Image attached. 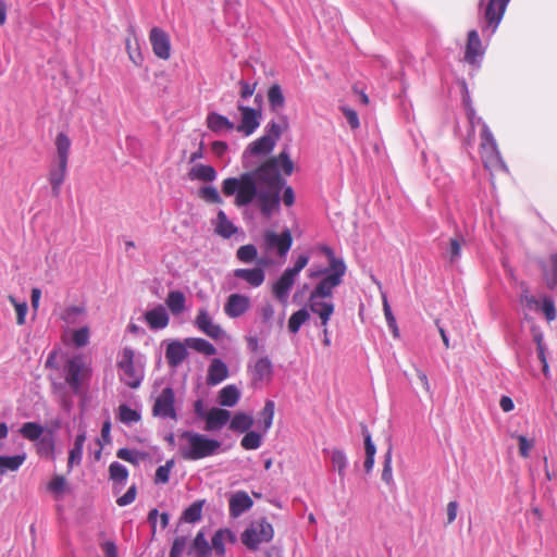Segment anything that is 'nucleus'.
<instances>
[{
	"label": "nucleus",
	"mask_w": 557,
	"mask_h": 557,
	"mask_svg": "<svg viewBox=\"0 0 557 557\" xmlns=\"http://www.w3.org/2000/svg\"><path fill=\"white\" fill-rule=\"evenodd\" d=\"M293 170L289 154L283 150L252 172L225 178L221 184V191L225 197H233L236 207L256 203L259 209H277L280 193L284 186L281 173L290 175Z\"/></svg>",
	"instance_id": "1"
},
{
	"label": "nucleus",
	"mask_w": 557,
	"mask_h": 557,
	"mask_svg": "<svg viewBox=\"0 0 557 557\" xmlns=\"http://www.w3.org/2000/svg\"><path fill=\"white\" fill-rule=\"evenodd\" d=\"M178 453L184 460H200L219 453L221 442L218 440L209 438L203 434L183 431L180 435Z\"/></svg>",
	"instance_id": "2"
},
{
	"label": "nucleus",
	"mask_w": 557,
	"mask_h": 557,
	"mask_svg": "<svg viewBox=\"0 0 557 557\" xmlns=\"http://www.w3.org/2000/svg\"><path fill=\"white\" fill-rule=\"evenodd\" d=\"M480 149L481 159L486 170L491 172L499 170L507 171V166L497 148L496 140L485 123H482Z\"/></svg>",
	"instance_id": "3"
},
{
	"label": "nucleus",
	"mask_w": 557,
	"mask_h": 557,
	"mask_svg": "<svg viewBox=\"0 0 557 557\" xmlns=\"http://www.w3.org/2000/svg\"><path fill=\"white\" fill-rule=\"evenodd\" d=\"M91 376V368L82 356H74L64 367V379L73 393L79 394Z\"/></svg>",
	"instance_id": "4"
},
{
	"label": "nucleus",
	"mask_w": 557,
	"mask_h": 557,
	"mask_svg": "<svg viewBox=\"0 0 557 557\" xmlns=\"http://www.w3.org/2000/svg\"><path fill=\"white\" fill-rule=\"evenodd\" d=\"M308 256H298L294 267L286 269L280 278L273 284L272 294L281 304H287L288 294L295 283L296 276L308 264Z\"/></svg>",
	"instance_id": "5"
},
{
	"label": "nucleus",
	"mask_w": 557,
	"mask_h": 557,
	"mask_svg": "<svg viewBox=\"0 0 557 557\" xmlns=\"http://www.w3.org/2000/svg\"><path fill=\"white\" fill-rule=\"evenodd\" d=\"M346 273L345 262H337L336 269H325L320 272H311L310 277H315L320 274H325L321 282L310 293L313 297L331 298L333 290L339 286L343 282V277Z\"/></svg>",
	"instance_id": "6"
},
{
	"label": "nucleus",
	"mask_w": 557,
	"mask_h": 557,
	"mask_svg": "<svg viewBox=\"0 0 557 557\" xmlns=\"http://www.w3.org/2000/svg\"><path fill=\"white\" fill-rule=\"evenodd\" d=\"M274 530L265 519L252 521L242 534V542L251 550L258 549L262 543L273 539Z\"/></svg>",
	"instance_id": "7"
},
{
	"label": "nucleus",
	"mask_w": 557,
	"mask_h": 557,
	"mask_svg": "<svg viewBox=\"0 0 557 557\" xmlns=\"http://www.w3.org/2000/svg\"><path fill=\"white\" fill-rule=\"evenodd\" d=\"M134 357L135 351L129 347H125L117 362L119 369L123 372L122 380L131 388H137L143 380V374L135 368Z\"/></svg>",
	"instance_id": "8"
},
{
	"label": "nucleus",
	"mask_w": 557,
	"mask_h": 557,
	"mask_svg": "<svg viewBox=\"0 0 557 557\" xmlns=\"http://www.w3.org/2000/svg\"><path fill=\"white\" fill-rule=\"evenodd\" d=\"M152 414L162 419L177 420L175 409V394L172 387H165L156 398L152 406Z\"/></svg>",
	"instance_id": "9"
},
{
	"label": "nucleus",
	"mask_w": 557,
	"mask_h": 557,
	"mask_svg": "<svg viewBox=\"0 0 557 557\" xmlns=\"http://www.w3.org/2000/svg\"><path fill=\"white\" fill-rule=\"evenodd\" d=\"M237 109L242 114V120L235 128L245 136H249L259 127L261 112L257 109L246 107L240 102H238Z\"/></svg>",
	"instance_id": "10"
},
{
	"label": "nucleus",
	"mask_w": 557,
	"mask_h": 557,
	"mask_svg": "<svg viewBox=\"0 0 557 557\" xmlns=\"http://www.w3.org/2000/svg\"><path fill=\"white\" fill-rule=\"evenodd\" d=\"M251 384L258 386L268 384L273 377V364L269 357L258 358L249 368Z\"/></svg>",
	"instance_id": "11"
},
{
	"label": "nucleus",
	"mask_w": 557,
	"mask_h": 557,
	"mask_svg": "<svg viewBox=\"0 0 557 557\" xmlns=\"http://www.w3.org/2000/svg\"><path fill=\"white\" fill-rule=\"evenodd\" d=\"M149 40L153 53L162 59L168 60L171 57V41L169 35L159 27H153L149 34Z\"/></svg>",
	"instance_id": "12"
},
{
	"label": "nucleus",
	"mask_w": 557,
	"mask_h": 557,
	"mask_svg": "<svg viewBox=\"0 0 557 557\" xmlns=\"http://www.w3.org/2000/svg\"><path fill=\"white\" fill-rule=\"evenodd\" d=\"M264 240L268 249H276V252L280 257H285L293 244V237L289 230H285L281 234H276L275 232H267L264 235Z\"/></svg>",
	"instance_id": "13"
},
{
	"label": "nucleus",
	"mask_w": 557,
	"mask_h": 557,
	"mask_svg": "<svg viewBox=\"0 0 557 557\" xmlns=\"http://www.w3.org/2000/svg\"><path fill=\"white\" fill-rule=\"evenodd\" d=\"M510 0H490L487 7L484 11V18L486 22V27H491V33L493 34L498 24L500 23L507 4Z\"/></svg>",
	"instance_id": "14"
},
{
	"label": "nucleus",
	"mask_w": 557,
	"mask_h": 557,
	"mask_svg": "<svg viewBox=\"0 0 557 557\" xmlns=\"http://www.w3.org/2000/svg\"><path fill=\"white\" fill-rule=\"evenodd\" d=\"M250 308V299L242 294H231L224 305V312L230 318H238L246 313Z\"/></svg>",
	"instance_id": "15"
},
{
	"label": "nucleus",
	"mask_w": 557,
	"mask_h": 557,
	"mask_svg": "<svg viewBox=\"0 0 557 557\" xmlns=\"http://www.w3.org/2000/svg\"><path fill=\"white\" fill-rule=\"evenodd\" d=\"M145 321L151 330H162L169 325L170 318L166 309L158 305L145 313Z\"/></svg>",
	"instance_id": "16"
},
{
	"label": "nucleus",
	"mask_w": 557,
	"mask_h": 557,
	"mask_svg": "<svg viewBox=\"0 0 557 557\" xmlns=\"http://www.w3.org/2000/svg\"><path fill=\"white\" fill-rule=\"evenodd\" d=\"M197 327L211 338L218 339L222 335L220 325L213 323L207 310L201 309L198 311L195 321Z\"/></svg>",
	"instance_id": "17"
},
{
	"label": "nucleus",
	"mask_w": 557,
	"mask_h": 557,
	"mask_svg": "<svg viewBox=\"0 0 557 557\" xmlns=\"http://www.w3.org/2000/svg\"><path fill=\"white\" fill-rule=\"evenodd\" d=\"M252 505L253 502L246 492H237L233 494L228 500L230 515L237 518L250 509Z\"/></svg>",
	"instance_id": "18"
},
{
	"label": "nucleus",
	"mask_w": 557,
	"mask_h": 557,
	"mask_svg": "<svg viewBox=\"0 0 557 557\" xmlns=\"http://www.w3.org/2000/svg\"><path fill=\"white\" fill-rule=\"evenodd\" d=\"M234 276L245 281L251 287H259L265 280L264 270L260 267L252 269H236L234 270Z\"/></svg>",
	"instance_id": "19"
},
{
	"label": "nucleus",
	"mask_w": 557,
	"mask_h": 557,
	"mask_svg": "<svg viewBox=\"0 0 557 557\" xmlns=\"http://www.w3.org/2000/svg\"><path fill=\"white\" fill-rule=\"evenodd\" d=\"M187 355L186 346L178 341H173L166 346L165 359L172 368L180 366L187 358Z\"/></svg>",
	"instance_id": "20"
},
{
	"label": "nucleus",
	"mask_w": 557,
	"mask_h": 557,
	"mask_svg": "<svg viewBox=\"0 0 557 557\" xmlns=\"http://www.w3.org/2000/svg\"><path fill=\"white\" fill-rule=\"evenodd\" d=\"M207 126L210 131L218 135L231 132L235 128V124L230 121L226 116L211 112L207 116Z\"/></svg>",
	"instance_id": "21"
},
{
	"label": "nucleus",
	"mask_w": 557,
	"mask_h": 557,
	"mask_svg": "<svg viewBox=\"0 0 557 557\" xmlns=\"http://www.w3.org/2000/svg\"><path fill=\"white\" fill-rule=\"evenodd\" d=\"M231 418V412L226 409L212 408L206 416V431L221 429Z\"/></svg>",
	"instance_id": "22"
},
{
	"label": "nucleus",
	"mask_w": 557,
	"mask_h": 557,
	"mask_svg": "<svg viewBox=\"0 0 557 557\" xmlns=\"http://www.w3.org/2000/svg\"><path fill=\"white\" fill-rule=\"evenodd\" d=\"M228 376V369L221 359H213L208 368L207 384L218 385Z\"/></svg>",
	"instance_id": "23"
},
{
	"label": "nucleus",
	"mask_w": 557,
	"mask_h": 557,
	"mask_svg": "<svg viewBox=\"0 0 557 557\" xmlns=\"http://www.w3.org/2000/svg\"><path fill=\"white\" fill-rule=\"evenodd\" d=\"M482 44L479 34L472 29L468 34V41L466 46L465 60L471 64L475 63L476 58L482 55Z\"/></svg>",
	"instance_id": "24"
},
{
	"label": "nucleus",
	"mask_w": 557,
	"mask_h": 557,
	"mask_svg": "<svg viewBox=\"0 0 557 557\" xmlns=\"http://www.w3.org/2000/svg\"><path fill=\"white\" fill-rule=\"evenodd\" d=\"M274 146L273 138L263 135L247 147L244 152V159H246V156L268 154L273 150Z\"/></svg>",
	"instance_id": "25"
},
{
	"label": "nucleus",
	"mask_w": 557,
	"mask_h": 557,
	"mask_svg": "<svg viewBox=\"0 0 557 557\" xmlns=\"http://www.w3.org/2000/svg\"><path fill=\"white\" fill-rule=\"evenodd\" d=\"M191 181H201L206 183L213 182L216 178V171L213 166L207 164H195L188 172Z\"/></svg>",
	"instance_id": "26"
},
{
	"label": "nucleus",
	"mask_w": 557,
	"mask_h": 557,
	"mask_svg": "<svg viewBox=\"0 0 557 557\" xmlns=\"http://www.w3.org/2000/svg\"><path fill=\"white\" fill-rule=\"evenodd\" d=\"M67 172V163L55 161L49 172V182L54 195H58Z\"/></svg>",
	"instance_id": "27"
},
{
	"label": "nucleus",
	"mask_w": 557,
	"mask_h": 557,
	"mask_svg": "<svg viewBox=\"0 0 557 557\" xmlns=\"http://www.w3.org/2000/svg\"><path fill=\"white\" fill-rule=\"evenodd\" d=\"M362 435L364 437V449H366V460L363 467L366 472H370L374 466V456L376 453V448L371 440V434L366 424H361Z\"/></svg>",
	"instance_id": "28"
},
{
	"label": "nucleus",
	"mask_w": 557,
	"mask_h": 557,
	"mask_svg": "<svg viewBox=\"0 0 557 557\" xmlns=\"http://www.w3.org/2000/svg\"><path fill=\"white\" fill-rule=\"evenodd\" d=\"M240 397L239 389L233 385H226L219 392V404L225 407L235 406Z\"/></svg>",
	"instance_id": "29"
},
{
	"label": "nucleus",
	"mask_w": 557,
	"mask_h": 557,
	"mask_svg": "<svg viewBox=\"0 0 557 557\" xmlns=\"http://www.w3.org/2000/svg\"><path fill=\"white\" fill-rule=\"evenodd\" d=\"M86 314L84 306H70L66 307L60 318L69 325L79 324Z\"/></svg>",
	"instance_id": "30"
},
{
	"label": "nucleus",
	"mask_w": 557,
	"mask_h": 557,
	"mask_svg": "<svg viewBox=\"0 0 557 557\" xmlns=\"http://www.w3.org/2000/svg\"><path fill=\"white\" fill-rule=\"evenodd\" d=\"M253 425V418L250 414L244 412H237L233 416L230 422V429L234 432H248Z\"/></svg>",
	"instance_id": "31"
},
{
	"label": "nucleus",
	"mask_w": 557,
	"mask_h": 557,
	"mask_svg": "<svg viewBox=\"0 0 557 557\" xmlns=\"http://www.w3.org/2000/svg\"><path fill=\"white\" fill-rule=\"evenodd\" d=\"M185 295L181 290H171L165 299V304L173 314H180L185 310Z\"/></svg>",
	"instance_id": "32"
},
{
	"label": "nucleus",
	"mask_w": 557,
	"mask_h": 557,
	"mask_svg": "<svg viewBox=\"0 0 557 557\" xmlns=\"http://www.w3.org/2000/svg\"><path fill=\"white\" fill-rule=\"evenodd\" d=\"M57 160L61 163H67L71 149V140L64 133H59L55 138Z\"/></svg>",
	"instance_id": "33"
},
{
	"label": "nucleus",
	"mask_w": 557,
	"mask_h": 557,
	"mask_svg": "<svg viewBox=\"0 0 557 557\" xmlns=\"http://www.w3.org/2000/svg\"><path fill=\"white\" fill-rule=\"evenodd\" d=\"M25 458V455L0 456V474L18 470Z\"/></svg>",
	"instance_id": "34"
},
{
	"label": "nucleus",
	"mask_w": 557,
	"mask_h": 557,
	"mask_svg": "<svg viewBox=\"0 0 557 557\" xmlns=\"http://www.w3.org/2000/svg\"><path fill=\"white\" fill-rule=\"evenodd\" d=\"M321 297H313L312 295H309L308 299V306L312 313L317 314L318 317H321V314L324 313H334V305L329 301H322Z\"/></svg>",
	"instance_id": "35"
},
{
	"label": "nucleus",
	"mask_w": 557,
	"mask_h": 557,
	"mask_svg": "<svg viewBox=\"0 0 557 557\" xmlns=\"http://www.w3.org/2000/svg\"><path fill=\"white\" fill-rule=\"evenodd\" d=\"M268 100L272 111L277 112L285 104V97L278 85H273L268 90Z\"/></svg>",
	"instance_id": "36"
},
{
	"label": "nucleus",
	"mask_w": 557,
	"mask_h": 557,
	"mask_svg": "<svg viewBox=\"0 0 557 557\" xmlns=\"http://www.w3.org/2000/svg\"><path fill=\"white\" fill-rule=\"evenodd\" d=\"M215 231L222 237L230 238L236 233L237 228L227 220L224 211H219Z\"/></svg>",
	"instance_id": "37"
},
{
	"label": "nucleus",
	"mask_w": 557,
	"mask_h": 557,
	"mask_svg": "<svg viewBox=\"0 0 557 557\" xmlns=\"http://www.w3.org/2000/svg\"><path fill=\"white\" fill-rule=\"evenodd\" d=\"M186 344L188 347L206 356H213L216 352L215 347L203 338H187Z\"/></svg>",
	"instance_id": "38"
},
{
	"label": "nucleus",
	"mask_w": 557,
	"mask_h": 557,
	"mask_svg": "<svg viewBox=\"0 0 557 557\" xmlns=\"http://www.w3.org/2000/svg\"><path fill=\"white\" fill-rule=\"evenodd\" d=\"M205 505V499L194 502L189 507H187L183 512V519L186 522L195 523L201 519L202 507Z\"/></svg>",
	"instance_id": "39"
},
{
	"label": "nucleus",
	"mask_w": 557,
	"mask_h": 557,
	"mask_svg": "<svg viewBox=\"0 0 557 557\" xmlns=\"http://www.w3.org/2000/svg\"><path fill=\"white\" fill-rule=\"evenodd\" d=\"M21 435L28 441H37L44 433V428L36 422H25L20 429Z\"/></svg>",
	"instance_id": "40"
},
{
	"label": "nucleus",
	"mask_w": 557,
	"mask_h": 557,
	"mask_svg": "<svg viewBox=\"0 0 557 557\" xmlns=\"http://www.w3.org/2000/svg\"><path fill=\"white\" fill-rule=\"evenodd\" d=\"M310 318L309 312L306 309H300L294 312L288 320V330L290 333L296 334L301 325L307 322Z\"/></svg>",
	"instance_id": "41"
},
{
	"label": "nucleus",
	"mask_w": 557,
	"mask_h": 557,
	"mask_svg": "<svg viewBox=\"0 0 557 557\" xmlns=\"http://www.w3.org/2000/svg\"><path fill=\"white\" fill-rule=\"evenodd\" d=\"M109 476L114 483H124L127 480L128 471L123 465L114 461L109 466Z\"/></svg>",
	"instance_id": "42"
},
{
	"label": "nucleus",
	"mask_w": 557,
	"mask_h": 557,
	"mask_svg": "<svg viewBox=\"0 0 557 557\" xmlns=\"http://www.w3.org/2000/svg\"><path fill=\"white\" fill-rule=\"evenodd\" d=\"M261 444V435L253 431H248L240 441L242 447L246 450L258 449Z\"/></svg>",
	"instance_id": "43"
},
{
	"label": "nucleus",
	"mask_w": 557,
	"mask_h": 557,
	"mask_svg": "<svg viewBox=\"0 0 557 557\" xmlns=\"http://www.w3.org/2000/svg\"><path fill=\"white\" fill-rule=\"evenodd\" d=\"M90 329L88 325L82 326L72 332V341L76 348L85 347L89 343Z\"/></svg>",
	"instance_id": "44"
},
{
	"label": "nucleus",
	"mask_w": 557,
	"mask_h": 557,
	"mask_svg": "<svg viewBox=\"0 0 557 557\" xmlns=\"http://www.w3.org/2000/svg\"><path fill=\"white\" fill-rule=\"evenodd\" d=\"M257 248L251 244L240 246L236 251L237 259L243 263L252 262L257 258Z\"/></svg>",
	"instance_id": "45"
},
{
	"label": "nucleus",
	"mask_w": 557,
	"mask_h": 557,
	"mask_svg": "<svg viewBox=\"0 0 557 557\" xmlns=\"http://www.w3.org/2000/svg\"><path fill=\"white\" fill-rule=\"evenodd\" d=\"M199 196L212 205H222V198L218 189L213 186H203L199 189Z\"/></svg>",
	"instance_id": "46"
},
{
	"label": "nucleus",
	"mask_w": 557,
	"mask_h": 557,
	"mask_svg": "<svg viewBox=\"0 0 557 557\" xmlns=\"http://www.w3.org/2000/svg\"><path fill=\"white\" fill-rule=\"evenodd\" d=\"M119 419L126 424H132L139 421V413L128 407L127 405H120L119 407Z\"/></svg>",
	"instance_id": "47"
},
{
	"label": "nucleus",
	"mask_w": 557,
	"mask_h": 557,
	"mask_svg": "<svg viewBox=\"0 0 557 557\" xmlns=\"http://www.w3.org/2000/svg\"><path fill=\"white\" fill-rule=\"evenodd\" d=\"M275 404L273 400H267L260 416L263 420V430L268 431L273 423Z\"/></svg>",
	"instance_id": "48"
},
{
	"label": "nucleus",
	"mask_w": 557,
	"mask_h": 557,
	"mask_svg": "<svg viewBox=\"0 0 557 557\" xmlns=\"http://www.w3.org/2000/svg\"><path fill=\"white\" fill-rule=\"evenodd\" d=\"M552 263V270L548 272L545 264H543V274L546 278L547 285L550 288H554L557 285V253H553L549 257Z\"/></svg>",
	"instance_id": "49"
},
{
	"label": "nucleus",
	"mask_w": 557,
	"mask_h": 557,
	"mask_svg": "<svg viewBox=\"0 0 557 557\" xmlns=\"http://www.w3.org/2000/svg\"><path fill=\"white\" fill-rule=\"evenodd\" d=\"M193 548L196 557H206L210 550L209 544L202 532H198L194 539Z\"/></svg>",
	"instance_id": "50"
},
{
	"label": "nucleus",
	"mask_w": 557,
	"mask_h": 557,
	"mask_svg": "<svg viewBox=\"0 0 557 557\" xmlns=\"http://www.w3.org/2000/svg\"><path fill=\"white\" fill-rule=\"evenodd\" d=\"M174 467V460L171 459V460H168L165 462V465L163 466H160L157 471H156V475H154V483L156 484H165L169 482L170 480V472L172 470V468Z\"/></svg>",
	"instance_id": "51"
},
{
	"label": "nucleus",
	"mask_w": 557,
	"mask_h": 557,
	"mask_svg": "<svg viewBox=\"0 0 557 557\" xmlns=\"http://www.w3.org/2000/svg\"><path fill=\"white\" fill-rule=\"evenodd\" d=\"M9 301L13 305L16 312V324L24 325L25 318L28 310L27 304L25 301L18 302L16 298L12 295L8 297Z\"/></svg>",
	"instance_id": "52"
},
{
	"label": "nucleus",
	"mask_w": 557,
	"mask_h": 557,
	"mask_svg": "<svg viewBox=\"0 0 557 557\" xmlns=\"http://www.w3.org/2000/svg\"><path fill=\"white\" fill-rule=\"evenodd\" d=\"M331 461L337 469L339 476L343 478L345 474V468L347 466V459L344 451L339 449H333L331 454Z\"/></svg>",
	"instance_id": "53"
},
{
	"label": "nucleus",
	"mask_w": 557,
	"mask_h": 557,
	"mask_svg": "<svg viewBox=\"0 0 557 557\" xmlns=\"http://www.w3.org/2000/svg\"><path fill=\"white\" fill-rule=\"evenodd\" d=\"M520 301L523 306H525L529 309L539 306V301L533 295H531L528 286L524 284L521 285Z\"/></svg>",
	"instance_id": "54"
},
{
	"label": "nucleus",
	"mask_w": 557,
	"mask_h": 557,
	"mask_svg": "<svg viewBox=\"0 0 557 557\" xmlns=\"http://www.w3.org/2000/svg\"><path fill=\"white\" fill-rule=\"evenodd\" d=\"M392 478V448L389 447L384 456L382 480L385 481L386 483H391Z\"/></svg>",
	"instance_id": "55"
},
{
	"label": "nucleus",
	"mask_w": 557,
	"mask_h": 557,
	"mask_svg": "<svg viewBox=\"0 0 557 557\" xmlns=\"http://www.w3.org/2000/svg\"><path fill=\"white\" fill-rule=\"evenodd\" d=\"M117 458L131 462L133 465H137L139 461L140 454L136 450H132L128 448H120L116 453Z\"/></svg>",
	"instance_id": "56"
},
{
	"label": "nucleus",
	"mask_w": 557,
	"mask_h": 557,
	"mask_svg": "<svg viewBox=\"0 0 557 557\" xmlns=\"http://www.w3.org/2000/svg\"><path fill=\"white\" fill-rule=\"evenodd\" d=\"M383 310H384V315H385V319L387 321L389 329H392L394 336L398 337L399 334H398L396 319L393 315V312H392L391 307L386 299H384V301H383Z\"/></svg>",
	"instance_id": "57"
},
{
	"label": "nucleus",
	"mask_w": 557,
	"mask_h": 557,
	"mask_svg": "<svg viewBox=\"0 0 557 557\" xmlns=\"http://www.w3.org/2000/svg\"><path fill=\"white\" fill-rule=\"evenodd\" d=\"M518 443H519V453L520 456L523 458H529L530 450L534 446V442L527 438L524 435H518L517 436Z\"/></svg>",
	"instance_id": "58"
},
{
	"label": "nucleus",
	"mask_w": 557,
	"mask_h": 557,
	"mask_svg": "<svg viewBox=\"0 0 557 557\" xmlns=\"http://www.w3.org/2000/svg\"><path fill=\"white\" fill-rule=\"evenodd\" d=\"M136 495H137V487H136V485L133 484L132 486H129V488L127 490V492L124 495H122L121 497H119L116 499V504L120 507L127 506L135 500Z\"/></svg>",
	"instance_id": "59"
},
{
	"label": "nucleus",
	"mask_w": 557,
	"mask_h": 557,
	"mask_svg": "<svg viewBox=\"0 0 557 557\" xmlns=\"http://www.w3.org/2000/svg\"><path fill=\"white\" fill-rule=\"evenodd\" d=\"M463 242L465 240L462 237L450 238V240H449L450 261H455L460 256L461 245Z\"/></svg>",
	"instance_id": "60"
},
{
	"label": "nucleus",
	"mask_w": 557,
	"mask_h": 557,
	"mask_svg": "<svg viewBox=\"0 0 557 557\" xmlns=\"http://www.w3.org/2000/svg\"><path fill=\"white\" fill-rule=\"evenodd\" d=\"M344 116L346 117L347 123L352 129H357L360 125L358 114L355 110L350 108H343L342 109Z\"/></svg>",
	"instance_id": "61"
},
{
	"label": "nucleus",
	"mask_w": 557,
	"mask_h": 557,
	"mask_svg": "<svg viewBox=\"0 0 557 557\" xmlns=\"http://www.w3.org/2000/svg\"><path fill=\"white\" fill-rule=\"evenodd\" d=\"M212 548L219 554H224V531L219 530L214 533L212 540Z\"/></svg>",
	"instance_id": "62"
},
{
	"label": "nucleus",
	"mask_w": 557,
	"mask_h": 557,
	"mask_svg": "<svg viewBox=\"0 0 557 557\" xmlns=\"http://www.w3.org/2000/svg\"><path fill=\"white\" fill-rule=\"evenodd\" d=\"M186 546V537L180 536L176 537L171 547L170 557H180L184 552Z\"/></svg>",
	"instance_id": "63"
},
{
	"label": "nucleus",
	"mask_w": 557,
	"mask_h": 557,
	"mask_svg": "<svg viewBox=\"0 0 557 557\" xmlns=\"http://www.w3.org/2000/svg\"><path fill=\"white\" fill-rule=\"evenodd\" d=\"M283 132L282 126L276 122H270L265 127V136H270L273 138V141L276 144L277 139L281 137Z\"/></svg>",
	"instance_id": "64"
}]
</instances>
